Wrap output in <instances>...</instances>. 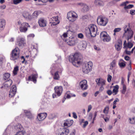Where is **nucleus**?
<instances>
[{
	"mask_svg": "<svg viewBox=\"0 0 135 135\" xmlns=\"http://www.w3.org/2000/svg\"><path fill=\"white\" fill-rule=\"evenodd\" d=\"M130 26V24L129 23L125 25L124 27V36H126L127 37V39L128 41L126 47L125 48H128V49L131 48L133 46V44L130 41H128L129 39L132 37L133 35V32L131 30Z\"/></svg>",
	"mask_w": 135,
	"mask_h": 135,
	"instance_id": "nucleus-1",
	"label": "nucleus"
},
{
	"mask_svg": "<svg viewBox=\"0 0 135 135\" xmlns=\"http://www.w3.org/2000/svg\"><path fill=\"white\" fill-rule=\"evenodd\" d=\"M82 59V56L78 53H75L74 55H71L69 57V61L77 67L81 64Z\"/></svg>",
	"mask_w": 135,
	"mask_h": 135,
	"instance_id": "nucleus-2",
	"label": "nucleus"
},
{
	"mask_svg": "<svg viewBox=\"0 0 135 135\" xmlns=\"http://www.w3.org/2000/svg\"><path fill=\"white\" fill-rule=\"evenodd\" d=\"M97 28V26L91 24L89 26V29L85 31L86 35L87 36H90L95 37L96 35Z\"/></svg>",
	"mask_w": 135,
	"mask_h": 135,
	"instance_id": "nucleus-3",
	"label": "nucleus"
},
{
	"mask_svg": "<svg viewBox=\"0 0 135 135\" xmlns=\"http://www.w3.org/2000/svg\"><path fill=\"white\" fill-rule=\"evenodd\" d=\"M67 17L70 21L73 22L77 19L78 15L75 12L72 11L68 13Z\"/></svg>",
	"mask_w": 135,
	"mask_h": 135,
	"instance_id": "nucleus-4",
	"label": "nucleus"
},
{
	"mask_svg": "<svg viewBox=\"0 0 135 135\" xmlns=\"http://www.w3.org/2000/svg\"><path fill=\"white\" fill-rule=\"evenodd\" d=\"M93 65L92 62L91 61H89L87 63L84 64L82 68L83 72L85 74L89 73L91 70Z\"/></svg>",
	"mask_w": 135,
	"mask_h": 135,
	"instance_id": "nucleus-5",
	"label": "nucleus"
},
{
	"mask_svg": "<svg viewBox=\"0 0 135 135\" xmlns=\"http://www.w3.org/2000/svg\"><path fill=\"white\" fill-rule=\"evenodd\" d=\"M20 53V50L17 47L12 51L11 59L13 60L17 59L19 57Z\"/></svg>",
	"mask_w": 135,
	"mask_h": 135,
	"instance_id": "nucleus-6",
	"label": "nucleus"
},
{
	"mask_svg": "<svg viewBox=\"0 0 135 135\" xmlns=\"http://www.w3.org/2000/svg\"><path fill=\"white\" fill-rule=\"evenodd\" d=\"M108 22V20L107 18L102 16L98 17L97 19L98 24L103 26H106Z\"/></svg>",
	"mask_w": 135,
	"mask_h": 135,
	"instance_id": "nucleus-7",
	"label": "nucleus"
},
{
	"mask_svg": "<svg viewBox=\"0 0 135 135\" xmlns=\"http://www.w3.org/2000/svg\"><path fill=\"white\" fill-rule=\"evenodd\" d=\"M100 37L104 42H108L111 40L110 37L105 31H103L101 33Z\"/></svg>",
	"mask_w": 135,
	"mask_h": 135,
	"instance_id": "nucleus-8",
	"label": "nucleus"
},
{
	"mask_svg": "<svg viewBox=\"0 0 135 135\" xmlns=\"http://www.w3.org/2000/svg\"><path fill=\"white\" fill-rule=\"evenodd\" d=\"M79 86L82 90H86L88 87L87 81L85 80L81 81L79 83Z\"/></svg>",
	"mask_w": 135,
	"mask_h": 135,
	"instance_id": "nucleus-9",
	"label": "nucleus"
},
{
	"mask_svg": "<svg viewBox=\"0 0 135 135\" xmlns=\"http://www.w3.org/2000/svg\"><path fill=\"white\" fill-rule=\"evenodd\" d=\"M29 26L28 24L27 23L24 22L22 23L20 27V30L21 32H25L27 30V27Z\"/></svg>",
	"mask_w": 135,
	"mask_h": 135,
	"instance_id": "nucleus-10",
	"label": "nucleus"
},
{
	"mask_svg": "<svg viewBox=\"0 0 135 135\" xmlns=\"http://www.w3.org/2000/svg\"><path fill=\"white\" fill-rule=\"evenodd\" d=\"M87 43L84 41H81L78 45V48L80 50H85L87 46Z\"/></svg>",
	"mask_w": 135,
	"mask_h": 135,
	"instance_id": "nucleus-11",
	"label": "nucleus"
},
{
	"mask_svg": "<svg viewBox=\"0 0 135 135\" xmlns=\"http://www.w3.org/2000/svg\"><path fill=\"white\" fill-rule=\"evenodd\" d=\"M38 23L40 27H44L46 26L47 22L46 20L44 18H41L39 19Z\"/></svg>",
	"mask_w": 135,
	"mask_h": 135,
	"instance_id": "nucleus-12",
	"label": "nucleus"
},
{
	"mask_svg": "<svg viewBox=\"0 0 135 135\" xmlns=\"http://www.w3.org/2000/svg\"><path fill=\"white\" fill-rule=\"evenodd\" d=\"M17 127L20 130L17 132L15 135H24L25 131L22 126L20 124H19L17 125Z\"/></svg>",
	"mask_w": 135,
	"mask_h": 135,
	"instance_id": "nucleus-13",
	"label": "nucleus"
},
{
	"mask_svg": "<svg viewBox=\"0 0 135 135\" xmlns=\"http://www.w3.org/2000/svg\"><path fill=\"white\" fill-rule=\"evenodd\" d=\"M55 92L57 95L59 96L62 93V88L61 86H57L55 87L54 88Z\"/></svg>",
	"mask_w": 135,
	"mask_h": 135,
	"instance_id": "nucleus-14",
	"label": "nucleus"
},
{
	"mask_svg": "<svg viewBox=\"0 0 135 135\" xmlns=\"http://www.w3.org/2000/svg\"><path fill=\"white\" fill-rule=\"evenodd\" d=\"M95 81L98 86H104L105 85L106 81L102 78H97L96 79Z\"/></svg>",
	"mask_w": 135,
	"mask_h": 135,
	"instance_id": "nucleus-15",
	"label": "nucleus"
},
{
	"mask_svg": "<svg viewBox=\"0 0 135 135\" xmlns=\"http://www.w3.org/2000/svg\"><path fill=\"white\" fill-rule=\"evenodd\" d=\"M22 16L26 20H32L31 15L28 12L26 11L23 12L22 13Z\"/></svg>",
	"mask_w": 135,
	"mask_h": 135,
	"instance_id": "nucleus-16",
	"label": "nucleus"
},
{
	"mask_svg": "<svg viewBox=\"0 0 135 135\" xmlns=\"http://www.w3.org/2000/svg\"><path fill=\"white\" fill-rule=\"evenodd\" d=\"M25 39L23 38H19L17 40V44L19 46L22 47L25 44Z\"/></svg>",
	"mask_w": 135,
	"mask_h": 135,
	"instance_id": "nucleus-17",
	"label": "nucleus"
},
{
	"mask_svg": "<svg viewBox=\"0 0 135 135\" xmlns=\"http://www.w3.org/2000/svg\"><path fill=\"white\" fill-rule=\"evenodd\" d=\"M58 16L54 17L51 18V21L50 23H51V26H55L59 23Z\"/></svg>",
	"mask_w": 135,
	"mask_h": 135,
	"instance_id": "nucleus-18",
	"label": "nucleus"
},
{
	"mask_svg": "<svg viewBox=\"0 0 135 135\" xmlns=\"http://www.w3.org/2000/svg\"><path fill=\"white\" fill-rule=\"evenodd\" d=\"M47 114L46 113H40L38 114L37 118L39 121L44 120L46 117Z\"/></svg>",
	"mask_w": 135,
	"mask_h": 135,
	"instance_id": "nucleus-19",
	"label": "nucleus"
},
{
	"mask_svg": "<svg viewBox=\"0 0 135 135\" xmlns=\"http://www.w3.org/2000/svg\"><path fill=\"white\" fill-rule=\"evenodd\" d=\"M115 49L117 51L120 50L122 47V42L120 40H118L115 45Z\"/></svg>",
	"mask_w": 135,
	"mask_h": 135,
	"instance_id": "nucleus-20",
	"label": "nucleus"
},
{
	"mask_svg": "<svg viewBox=\"0 0 135 135\" xmlns=\"http://www.w3.org/2000/svg\"><path fill=\"white\" fill-rule=\"evenodd\" d=\"M94 4L96 6H103L104 5V2L100 0H95L94 1Z\"/></svg>",
	"mask_w": 135,
	"mask_h": 135,
	"instance_id": "nucleus-21",
	"label": "nucleus"
},
{
	"mask_svg": "<svg viewBox=\"0 0 135 135\" xmlns=\"http://www.w3.org/2000/svg\"><path fill=\"white\" fill-rule=\"evenodd\" d=\"M69 132L68 129L62 128L61 129V132L60 133V135H67Z\"/></svg>",
	"mask_w": 135,
	"mask_h": 135,
	"instance_id": "nucleus-22",
	"label": "nucleus"
},
{
	"mask_svg": "<svg viewBox=\"0 0 135 135\" xmlns=\"http://www.w3.org/2000/svg\"><path fill=\"white\" fill-rule=\"evenodd\" d=\"M12 83V80L9 79L7 81H6L4 83V87L7 88H9Z\"/></svg>",
	"mask_w": 135,
	"mask_h": 135,
	"instance_id": "nucleus-23",
	"label": "nucleus"
},
{
	"mask_svg": "<svg viewBox=\"0 0 135 135\" xmlns=\"http://www.w3.org/2000/svg\"><path fill=\"white\" fill-rule=\"evenodd\" d=\"M73 121L72 120H67L64 123L65 126L69 127L71 126L73 124Z\"/></svg>",
	"mask_w": 135,
	"mask_h": 135,
	"instance_id": "nucleus-24",
	"label": "nucleus"
},
{
	"mask_svg": "<svg viewBox=\"0 0 135 135\" xmlns=\"http://www.w3.org/2000/svg\"><path fill=\"white\" fill-rule=\"evenodd\" d=\"M39 14V12L37 11H35L31 15L32 20L33 19L37 18Z\"/></svg>",
	"mask_w": 135,
	"mask_h": 135,
	"instance_id": "nucleus-25",
	"label": "nucleus"
},
{
	"mask_svg": "<svg viewBox=\"0 0 135 135\" xmlns=\"http://www.w3.org/2000/svg\"><path fill=\"white\" fill-rule=\"evenodd\" d=\"M77 39L74 37H72L71 40H70L69 42L71 45H74L77 42Z\"/></svg>",
	"mask_w": 135,
	"mask_h": 135,
	"instance_id": "nucleus-26",
	"label": "nucleus"
},
{
	"mask_svg": "<svg viewBox=\"0 0 135 135\" xmlns=\"http://www.w3.org/2000/svg\"><path fill=\"white\" fill-rule=\"evenodd\" d=\"M88 124V122L87 121H84V120L82 119L81 120L80 123V124L82 126L83 128H85Z\"/></svg>",
	"mask_w": 135,
	"mask_h": 135,
	"instance_id": "nucleus-27",
	"label": "nucleus"
},
{
	"mask_svg": "<svg viewBox=\"0 0 135 135\" xmlns=\"http://www.w3.org/2000/svg\"><path fill=\"white\" fill-rule=\"evenodd\" d=\"M78 4L83 6V9L85 11H87L89 9L88 6L86 4H84L81 3H78Z\"/></svg>",
	"mask_w": 135,
	"mask_h": 135,
	"instance_id": "nucleus-28",
	"label": "nucleus"
},
{
	"mask_svg": "<svg viewBox=\"0 0 135 135\" xmlns=\"http://www.w3.org/2000/svg\"><path fill=\"white\" fill-rule=\"evenodd\" d=\"M125 50L124 51V53L128 55H130L131 53H133L134 50L135 49V47L133 48L131 50V51H129L128 50V48H125Z\"/></svg>",
	"mask_w": 135,
	"mask_h": 135,
	"instance_id": "nucleus-29",
	"label": "nucleus"
},
{
	"mask_svg": "<svg viewBox=\"0 0 135 135\" xmlns=\"http://www.w3.org/2000/svg\"><path fill=\"white\" fill-rule=\"evenodd\" d=\"M37 77V75H36L35 74L32 76L31 79L30 76L29 77L28 79L29 80H32L35 83L36 81V79Z\"/></svg>",
	"mask_w": 135,
	"mask_h": 135,
	"instance_id": "nucleus-30",
	"label": "nucleus"
},
{
	"mask_svg": "<svg viewBox=\"0 0 135 135\" xmlns=\"http://www.w3.org/2000/svg\"><path fill=\"white\" fill-rule=\"evenodd\" d=\"M5 25V21L4 19L0 20V28L4 27Z\"/></svg>",
	"mask_w": 135,
	"mask_h": 135,
	"instance_id": "nucleus-31",
	"label": "nucleus"
},
{
	"mask_svg": "<svg viewBox=\"0 0 135 135\" xmlns=\"http://www.w3.org/2000/svg\"><path fill=\"white\" fill-rule=\"evenodd\" d=\"M119 86L118 85H116L114 87V88L113 90V92L114 93V95H116L118 91Z\"/></svg>",
	"mask_w": 135,
	"mask_h": 135,
	"instance_id": "nucleus-32",
	"label": "nucleus"
},
{
	"mask_svg": "<svg viewBox=\"0 0 135 135\" xmlns=\"http://www.w3.org/2000/svg\"><path fill=\"white\" fill-rule=\"evenodd\" d=\"M128 122L131 124H135V117L128 118Z\"/></svg>",
	"mask_w": 135,
	"mask_h": 135,
	"instance_id": "nucleus-33",
	"label": "nucleus"
},
{
	"mask_svg": "<svg viewBox=\"0 0 135 135\" xmlns=\"http://www.w3.org/2000/svg\"><path fill=\"white\" fill-rule=\"evenodd\" d=\"M26 115L27 117L28 118L31 119L33 118V116L32 115L31 113L30 112L26 111L25 112Z\"/></svg>",
	"mask_w": 135,
	"mask_h": 135,
	"instance_id": "nucleus-34",
	"label": "nucleus"
},
{
	"mask_svg": "<svg viewBox=\"0 0 135 135\" xmlns=\"http://www.w3.org/2000/svg\"><path fill=\"white\" fill-rule=\"evenodd\" d=\"M10 76V74L8 73H5L4 74L3 78L5 80H6L8 79Z\"/></svg>",
	"mask_w": 135,
	"mask_h": 135,
	"instance_id": "nucleus-35",
	"label": "nucleus"
},
{
	"mask_svg": "<svg viewBox=\"0 0 135 135\" xmlns=\"http://www.w3.org/2000/svg\"><path fill=\"white\" fill-rule=\"evenodd\" d=\"M115 61L114 60H113L110 64V69L112 70L113 68L115 66Z\"/></svg>",
	"mask_w": 135,
	"mask_h": 135,
	"instance_id": "nucleus-36",
	"label": "nucleus"
},
{
	"mask_svg": "<svg viewBox=\"0 0 135 135\" xmlns=\"http://www.w3.org/2000/svg\"><path fill=\"white\" fill-rule=\"evenodd\" d=\"M18 70V66H16L14 68L13 71V73L14 75H16L17 74V72Z\"/></svg>",
	"mask_w": 135,
	"mask_h": 135,
	"instance_id": "nucleus-37",
	"label": "nucleus"
},
{
	"mask_svg": "<svg viewBox=\"0 0 135 135\" xmlns=\"http://www.w3.org/2000/svg\"><path fill=\"white\" fill-rule=\"evenodd\" d=\"M59 78V76L58 74V71L56 72L54 74V79L55 80H58Z\"/></svg>",
	"mask_w": 135,
	"mask_h": 135,
	"instance_id": "nucleus-38",
	"label": "nucleus"
},
{
	"mask_svg": "<svg viewBox=\"0 0 135 135\" xmlns=\"http://www.w3.org/2000/svg\"><path fill=\"white\" fill-rule=\"evenodd\" d=\"M124 61L120 62L119 63V65L121 68H124L126 66V64Z\"/></svg>",
	"mask_w": 135,
	"mask_h": 135,
	"instance_id": "nucleus-39",
	"label": "nucleus"
},
{
	"mask_svg": "<svg viewBox=\"0 0 135 135\" xmlns=\"http://www.w3.org/2000/svg\"><path fill=\"white\" fill-rule=\"evenodd\" d=\"M23 0H13L12 1L13 4L17 5L21 3Z\"/></svg>",
	"mask_w": 135,
	"mask_h": 135,
	"instance_id": "nucleus-40",
	"label": "nucleus"
},
{
	"mask_svg": "<svg viewBox=\"0 0 135 135\" xmlns=\"http://www.w3.org/2000/svg\"><path fill=\"white\" fill-rule=\"evenodd\" d=\"M109 107L108 106H106L103 110L104 113L105 114H107L108 113Z\"/></svg>",
	"mask_w": 135,
	"mask_h": 135,
	"instance_id": "nucleus-41",
	"label": "nucleus"
},
{
	"mask_svg": "<svg viewBox=\"0 0 135 135\" xmlns=\"http://www.w3.org/2000/svg\"><path fill=\"white\" fill-rule=\"evenodd\" d=\"M16 92L13 91L11 90H10V91L9 92V96L10 97H12L14 96L16 94Z\"/></svg>",
	"mask_w": 135,
	"mask_h": 135,
	"instance_id": "nucleus-42",
	"label": "nucleus"
},
{
	"mask_svg": "<svg viewBox=\"0 0 135 135\" xmlns=\"http://www.w3.org/2000/svg\"><path fill=\"white\" fill-rule=\"evenodd\" d=\"M126 90V87L125 85H123V86H122V89L121 91V93L123 94H124Z\"/></svg>",
	"mask_w": 135,
	"mask_h": 135,
	"instance_id": "nucleus-43",
	"label": "nucleus"
},
{
	"mask_svg": "<svg viewBox=\"0 0 135 135\" xmlns=\"http://www.w3.org/2000/svg\"><path fill=\"white\" fill-rule=\"evenodd\" d=\"M88 18V16L87 15H85L82 16L80 18L82 20H84Z\"/></svg>",
	"mask_w": 135,
	"mask_h": 135,
	"instance_id": "nucleus-44",
	"label": "nucleus"
},
{
	"mask_svg": "<svg viewBox=\"0 0 135 135\" xmlns=\"http://www.w3.org/2000/svg\"><path fill=\"white\" fill-rule=\"evenodd\" d=\"M133 6V4H129L127 6V5L126 7H124V9L125 10H126L127 9H129L132 8Z\"/></svg>",
	"mask_w": 135,
	"mask_h": 135,
	"instance_id": "nucleus-45",
	"label": "nucleus"
},
{
	"mask_svg": "<svg viewBox=\"0 0 135 135\" xmlns=\"http://www.w3.org/2000/svg\"><path fill=\"white\" fill-rule=\"evenodd\" d=\"M129 3V2L128 1L124 2L120 4V6H124V7H126L127 6V4Z\"/></svg>",
	"mask_w": 135,
	"mask_h": 135,
	"instance_id": "nucleus-46",
	"label": "nucleus"
},
{
	"mask_svg": "<svg viewBox=\"0 0 135 135\" xmlns=\"http://www.w3.org/2000/svg\"><path fill=\"white\" fill-rule=\"evenodd\" d=\"M11 90L15 92L16 91V85H13L11 89Z\"/></svg>",
	"mask_w": 135,
	"mask_h": 135,
	"instance_id": "nucleus-47",
	"label": "nucleus"
},
{
	"mask_svg": "<svg viewBox=\"0 0 135 135\" xmlns=\"http://www.w3.org/2000/svg\"><path fill=\"white\" fill-rule=\"evenodd\" d=\"M112 78V77L111 75L109 74L108 75L107 81L109 82H111Z\"/></svg>",
	"mask_w": 135,
	"mask_h": 135,
	"instance_id": "nucleus-48",
	"label": "nucleus"
},
{
	"mask_svg": "<svg viewBox=\"0 0 135 135\" xmlns=\"http://www.w3.org/2000/svg\"><path fill=\"white\" fill-rule=\"evenodd\" d=\"M121 30L120 28H115L114 30L113 31L114 32H116L120 31Z\"/></svg>",
	"mask_w": 135,
	"mask_h": 135,
	"instance_id": "nucleus-49",
	"label": "nucleus"
},
{
	"mask_svg": "<svg viewBox=\"0 0 135 135\" xmlns=\"http://www.w3.org/2000/svg\"><path fill=\"white\" fill-rule=\"evenodd\" d=\"M78 37L79 38L83 39L84 37V36L82 33H80L78 34Z\"/></svg>",
	"mask_w": 135,
	"mask_h": 135,
	"instance_id": "nucleus-50",
	"label": "nucleus"
},
{
	"mask_svg": "<svg viewBox=\"0 0 135 135\" xmlns=\"http://www.w3.org/2000/svg\"><path fill=\"white\" fill-rule=\"evenodd\" d=\"M92 108V106L91 105H90L88 106V110H87V112H89L91 110Z\"/></svg>",
	"mask_w": 135,
	"mask_h": 135,
	"instance_id": "nucleus-51",
	"label": "nucleus"
},
{
	"mask_svg": "<svg viewBox=\"0 0 135 135\" xmlns=\"http://www.w3.org/2000/svg\"><path fill=\"white\" fill-rule=\"evenodd\" d=\"M130 14L132 15L135 14V10L134 9H131L130 10Z\"/></svg>",
	"mask_w": 135,
	"mask_h": 135,
	"instance_id": "nucleus-52",
	"label": "nucleus"
},
{
	"mask_svg": "<svg viewBox=\"0 0 135 135\" xmlns=\"http://www.w3.org/2000/svg\"><path fill=\"white\" fill-rule=\"evenodd\" d=\"M107 93L109 95H110L112 93V92L111 90H109L107 91Z\"/></svg>",
	"mask_w": 135,
	"mask_h": 135,
	"instance_id": "nucleus-53",
	"label": "nucleus"
},
{
	"mask_svg": "<svg viewBox=\"0 0 135 135\" xmlns=\"http://www.w3.org/2000/svg\"><path fill=\"white\" fill-rule=\"evenodd\" d=\"M101 87L99 88V90L100 92H101L103 90L104 88L103 87V86H100Z\"/></svg>",
	"mask_w": 135,
	"mask_h": 135,
	"instance_id": "nucleus-54",
	"label": "nucleus"
},
{
	"mask_svg": "<svg viewBox=\"0 0 135 135\" xmlns=\"http://www.w3.org/2000/svg\"><path fill=\"white\" fill-rule=\"evenodd\" d=\"M119 100L118 98H116L115 99L114 101L113 102V104H116V103L117 102H118Z\"/></svg>",
	"mask_w": 135,
	"mask_h": 135,
	"instance_id": "nucleus-55",
	"label": "nucleus"
},
{
	"mask_svg": "<svg viewBox=\"0 0 135 135\" xmlns=\"http://www.w3.org/2000/svg\"><path fill=\"white\" fill-rule=\"evenodd\" d=\"M73 117L75 119H76L77 118V116L76 115V113L75 112H73Z\"/></svg>",
	"mask_w": 135,
	"mask_h": 135,
	"instance_id": "nucleus-56",
	"label": "nucleus"
},
{
	"mask_svg": "<svg viewBox=\"0 0 135 135\" xmlns=\"http://www.w3.org/2000/svg\"><path fill=\"white\" fill-rule=\"evenodd\" d=\"M127 45L126 41H125L123 44V48H125L126 47Z\"/></svg>",
	"mask_w": 135,
	"mask_h": 135,
	"instance_id": "nucleus-57",
	"label": "nucleus"
},
{
	"mask_svg": "<svg viewBox=\"0 0 135 135\" xmlns=\"http://www.w3.org/2000/svg\"><path fill=\"white\" fill-rule=\"evenodd\" d=\"M100 92L99 91H97L95 92V93L94 94V96L95 97H96L99 94V93Z\"/></svg>",
	"mask_w": 135,
	"mask_h": 135,
	"instance_id": "nucleus-58",
	"label": "nucleus"
},
{
	"mask_svg": "<svg viewBox=\"0 0 135 135\" xmlns=\"http://www.w3.org/2000/svg\"><path fill=\"white\" fill-rule=\"evenodd\" d=\"M67 36V35L66 33H64L63 35L61 36V37L62 38V37H63L64 38H66Z\"/></svg>",
	"mask_w": 135,
	"mask_h": 135,
	"instance_id": "nucleus-59",
	"label": "nucleus"
},
{
	"mask_svg": "<svg viewBox=\"0 0 135 135\" xmlns=\"http://www.w3.org/2000/svg\"><path fill=\"white\" fill-rule=\"evenodd\" d=\"M124 59L126 60H129L130 57L128 56H126L124 57Z\"/></svg>",
	"mask_w": 135,
	"mask_h": 135,
	"instance_id": "nucleus-60",
	"label": "nucleus"
},
{
	"mask_svg": "<svg viewBox=\"0 0 135 135\" xmlns=\"http://www.w3.org/2000/svg\"><path fill=\"white\" fill-rule=\"evenodd\" d=\"M34 36V35L33 34H29L28 36V37H33Z\"/></svg>",
	"mask_w": 135,
	"mask_h": 135,
	"instance_id": "nucleus-61",
	"label": "nucleus"
},
{
	"mask_svg": "<svg viewBox=\"0 0 135 135\" xmlns=\"http://www.w3.org/2000/svg\"><path fill=\"white\" fill-rule=\"evenodd\" d=\"M88 93L87 92H85L83 93L82 95L83 97H85L87 95Z\"/></svg>",
	"mask_w": 135,
	"mask_h": 135,
	"instance_id": "nucleus-62",
	"label": "nucleus"
},
{
	"mask_svg": "<svg viewBox=\"0 0 135 135\" xmlns=\"http://www.w3.org/2000/svg\"><path fill=\"white\" fill-rule=\"evenodd\" d=\"M94 48L95 49L97 50H100L99 48L97 47L96 46H94Z\"/></svg>",
	"mask_w": 135,
	"mask_h": 135,
	"instance_id": "nucleus-63",
	"label": "nucleus"
},
{
	"mask_svg": "<svg viewBox=\"0 0 135 135\" xmlns=\"http://www.w3.org/2000/svg\"><path fill=\"white\" fill-rule=\"evenodd\" d=\"M75 131H73L70 134V135H75Z\"/></svg>",
	"mask_w": 135,
	"mask_h": 135,
	"instance_id": "nucleus-64",
	"label": "nucleus"
}]
</instances>
